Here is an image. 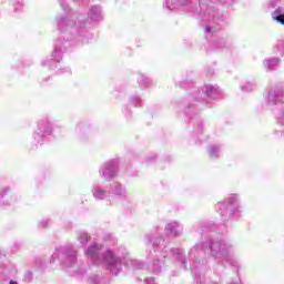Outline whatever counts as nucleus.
I'll return each mask as SVG.
<instances>
[{
  "instance_id": "f257e3e1",
  "label": "nucleus",
  "mask_w": 284,
  "mask_h": 284,
  "mask_svg": "<svg viewBox=\"0 0 284 284\" xmlns=\"http://www.w3.org/2000/svg\"><path fill=\"white\" fill-rule=\"evenodd\" d=\"M278 14V10H275L273 13H272V17L275 21H277L278 23H281L282 26H284V14H280V16H276Z\"/></svg>"
},
{
  "instance_id": "f03ea898",
  "label": "nucleus",
  "mask_w": 284,
  "mask_h": 284,
  "mask_svg": "<svg viewBox=\"0 0 284 284\" xmlns=\"http://www.w3.org/2000/svg\"><path fill=\"white\" fill-rule=\"evenodd\" d=\"M87 254L88 256H94L99 254V246L98 245L90 246L89 250L87 251Z\"/></svg>"
},
{
  "instance_id": "7ed1b4c3",
  "label": "nucleus",
  "mask_w": 284,
  "mask_h": 284,
  "mask_svg": "<svg viewBox=\"0 0 284 284\" xmlns=\"http://www.w3.org/2000/svg\"><path fill=\"white\" fill-rule=\"evenodd\" d=\"M9 284H19V283H17V282H14V281H11Z\"/></svg>"
}]
</instances>
